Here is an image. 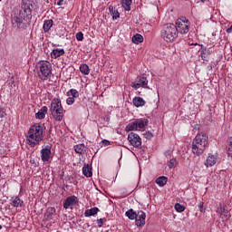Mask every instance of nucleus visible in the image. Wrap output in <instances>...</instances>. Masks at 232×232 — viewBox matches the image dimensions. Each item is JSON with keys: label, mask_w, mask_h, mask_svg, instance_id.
Segmentation results:
<instances>
[{"label": "nucleus", "mask_w": 232, "mask_h": 232, "mask_svg": "<svg viewBox=\"0 0 232 232\" xmlns=\"http://www.w3.org/2000/svg\"><path fill=\"white\" fill-rule=\"evenodd\" d=\"M44 139V125L36 123L30 127L26 135V144L31 148L41 144V141Z\"/></svg>", "instance_id": "f257e3e1"}, {"label": "nucleus", "mask_w": 232, "mask_h": 232, "mask_svg": "<svg viewBox=\"0 0 232 232\" xmlns=\"http://www.w3.org/2000/svg\"><path fill=\"white\" fill-rule=\"evenodd\" d=\"M12 20L11 23L13 26L17 28H23V22L26 19H32V9L23 8H14L12 12Z\"/></svg>", "instance_id": "f03ea898"}, {"label": "nucleus", "mask_w": 232, "mask_h": 232, "mask_svg": "<svg viewBox=\"0 0 232 232\" xmlns=\"http://www.w3.org/2000/svg\"><path fill=\"white\" fill-rule=\"evenodd\" d=\"M208 140L209 137L206 132L198 133L192 142V153L198 156L202 155L208 148Z\"/></svg>", "instance_id": "7ed1b4c3"}, {"label": "nucleus", "mask_w": 232, "mask_h": 232, "mask_svg": "<svg viewBox=\"0 0 232 232\" xmlns=\"http://www.w3.org/2000/svg\"><path fill=\"white\" fill-rule=\"evenodd\" d=\"M36 72L41 81H48L52 75V63L48 61H40L36 65Z\"/></svg>", "instance_id": "20e7f679"}, {"label": "nucleus", "mask_w": 232, "mask_h": 232, "mask_svg": "<svg viewBox=\"0 0 232 232\" xmlns=\"http://www.w3.org/2000/svg\"><path fill=\"white\" fill-rule=\"evenodd\" d=\"M161 37L166 41V43H173L175 39L179 37V33L177 32V27H175V24H165L161 30Z\"/></svg>", "instance_id": "39448f33"}, {"label": "nucleus", "mask_w": 232, "mask_h": 232, "mask_svg": "<svg viewBox=\"0 0 232 232\" xmlns=\"http://www.w3.org/2000/svg\"><path fill=\"white\" fill-rule=\"evenodd\" d=\"M50 111L54 121H63L64 117V109H63V105L61 104V100H59L58 98L53 99L51 102Z\"/></svg>", "instance_id": "423d86ee"}, {"label": "nucleus", "mask_w": 232, "mask_h": 232, "mask_svg": "<svg viewBox=\"0 0 232 232\" xmlns=\"http://www.w3.org/2000/svg\"><path fill=\"white\" fill-rule=\"evenodd\" d=\"M148 126L147 119H138L129 123L126 126V131H143L144 128Z\"/></svg>", "instance_id": "0eeeda50"}, {"label": "nucleus", "mask_w": 232, "mask_h": 232, "mask_svg": "<svg viewBox=\"0 0 232 232\" xmlns=\"http://www.w3.org/2000/svg\"><path fill=\"white\" fill-rule=\"evenodd\" d=\"M174 26L178 34H181V35H185L186 34H188V32H189V20L182 16L176 21Z\"/></svg>", "instance_id": "6e6552de"}, {"label": "nucleus", "mask_w": 232, "mask_h": 232, "mask_svg": "<svg viewBox=\"0 0 232 232\" xmlns=\"http://www.w3.org/2000/svg\"><path fill=\"white\" fill-rule=\"evenodd\" d=\"M128 140L133 148H140V146H142V139H140V136L135 132L129 133Z\"/></svg>", "instance_id": "1a4fd4ad"}, {"label": "nucleus", "mask_w": 232, "mask_h": 232, "mask_svg": "<svg viewBox=\"0 0 232 232\" xmlns=\"http://www.w3.org/2000/svg\"><path fill=\"white\" fill-rule=\"evenodd\" d=\"M134 220L137 227H144L146 226V212L138 210Z\"/></svg>", "instance_id": "9d476101"}, {"label": "nucleus", "mask_w": 232, "mask_h": 232, "mask_svg": "<svg viewBox=\"0 0 232 232\" xmlns=\"http://www.w3.org/2000/svg\"><path fill=\"white\" fill-rule=\"evenodd\" d=\"M131 88L134 90H139V88H150L148 87V78L138 77L136 82L130 83Z\"/></svg>", "instance_id": "9b49d317"}, {"label": "nucleus", "mask_w": 232, "mask_h": 232, "mask_svg": "<svg viewBox=\"0 0 232 232\" xmlns=\"http://www.w3.org/2000/svg\"><path fill=\"white\" fill-rule=\"evenodd\" d=\"M217 213L219 215L220 218L223 220H227L231 215L229 214V211L226 208V206L222 203H219Z\"/></svg>", "instance_id": "f8f14e48"}, {"label": "nucleus", "mask_w": 232, "mask_h": 232, "mask_svg": "<svg viewBox=\"0 0 232 232\" xmlns=\"http://www.w3.org/2000/svg\"><path fill=\"white\" fill-rule=\"evenodd\" d=\"M217 160H218L217 155L208 154L204 163V166H206V168H213V166L217 164Z\"/></svg>", "instance_id": "ddd939ff"}, {"label": "nucleus", "mask_w": 232, "mask_h": 232, "mask_svg": "<svg viewBox=\"0 0 232 232\" xmlns=\"http://www.w3.org/2000/svg\"><path fill=\"white\" fill-rule=\"evenodd\" d=\"M77 202H78L77 197L75 196L68 197L63 202V208L64 209H70V208H72V206H75Z\"/></svg>", "instance_id": "4468645a"}, {"label": "nucleus", "mask_w": 232, "mask_h": 232, "mask_svg": "<svg viewBox=\"0 0 232 232\" xmlns=\"http://www.w3.org/2000/svg\"><path fill=\"white\" fill-rule=\"evenodd\" d=\"M213 53V48L206 49L204 45H201L200 57L202 61H209V55Z\"/></svg>", "instance_id": "2eb2a0df"}, {"label": "nucleus", "mask_w": 232, "mask_h": 232, "mask_svg": "<svg viewBox=\"0 0 232 232\" xmlns=\"http://www.w3.org/2000/svg\"><path fill=\"white\" fill-rule=\"evenodd\" d=\"M42 153V160L43 162H48V160H50V157L52 155V150L48 148L43 149L41 150Z\"/></svg>", "instance_id": "dca6fc26"}, {"label": "nucleus", "mask_w": 232, "mask_h": 232, "mask_svg": "<svg viewBox=\"0 0 232 232\" xmlns=\"http://www.w3.org/2000/svg\"><path fill=\"white\" fill-rule=\"evenodd\" d=\"M53 217H55V208H48L44 214V220H53Z\"/></svg>", "instance_id": "f3484780"}, {"label": "nucleus", "mask_w": 232, "mask_h": 232, "mask_svg": "<svg viewBox=\"0 0 232 232\" xmlns=\"http://www.w3.org/2000/svg\"><path fill=\"white\" fill-rule=\"evenodd\" d=\"M46 113H48V107H42L38 112L35 114L36 119L42 120L46 117Z\"/></svg>", "instance_id": "a211bd4d"}, {"label": "nucleus", "mask_w": 232, "mask_h": 232, "mask_svg": "<svg viewBox=\"0 0 232 232\" xmlns=\"http://www.w3.org/2000/svg\"><path fill=\"white\" fill-rule=\"evenodd\" d=\"M132 103L136 106V108H140L146 105V101L140 97H134Z\"/></svg>", "instance_id": "6ab92c4d"}, {"label": "nucleus", "mask_w": 232, "mask_h": 232, "mask_svg": "<svg viewBox=\"0 0 232 232\" xmlns=\"http://www.w3.org/2000/svg\"><path fill=\"white\" fill-rule=\"evenodd\" d=\"M74 151L79 155H84V153H86V147L82 143L77 144L74 146Z\"/></svg>", "instance_id": "aec40b11"}, {"label": "nucleus", "mask_w": 232, "mask_h": 232, "mask_svg": "<svg viewBox=\"0 0 232 232\" xmlns=\"http://www.w3.org/2000/svg\"><path fill=\"white\" fill-rule=\"evenodd\" d=\"M61 55H64V49H53L51 53L52 59H57Z\"/></svg>", "instance_id": "412c9836"}, {"label": "nucleus", "mask_w": 232, "mask_h": 232, "mask_svg": "<svg viewBox=\"0 0 232 232\" xmlns=\"http://www.w3.org/2000/svg\"><path fill=\"white\" fill-rule=\"evenodd\" d=\"M109 12L111 14V15L112 16V19H119V17H121V14L119 13V10L115 9V7H113V5H110L109 6Z\"/></svg>", "instance_id": "4be33fe9"}, {"label": "nucleus", "mask_w": 232, "mask_h": 232, "mask_svg": "<svg viewBox=\"0 0 232 232\" xmlns=\"http://www.w3.org/2000/svg\"><path fill=\"white\" fill-rule=\"evenodd\" d=\"M168 183V178L166 176H160L156 179V184L160 186V188H164Z\"/></svg>", "instance_id": "5701e85b"}, {"label": "nucleus", "mask_w": 232, "mask_h": 232, "mask_svg": "<svg viewBox=\"0 0 232 232\" xmlns=\"http://www.w3.org/2000/svg\"><path fill=\"white\" fill-rule=\"evenodd\" d=\"M97 213H99V208L94 207L91 209L85 210L84 217H95V215H97Z\"/></svg>", "instance_id": "b1692460"}, {"label": "nucleus", "mask_w": 232, "mask_h": 232, "mask_svg": "<svg viewBox=\"0 0 232 232\" xmlns=\"http://www.w3.org/2000/svg\"><path fill=\"white\" fill-rule=\"evenodd\" d=\"M131 0H121V6L124 8L125 12L131 10Z\"/></svg>", "instance_id": "393cba45"}, {"label": "nucleus", "mask_w": 232, "mask_h": 232, "mask_svg": "<svg viewBox=\"0 0 232 232\" xmlns=\"http://www.w3.org/2000/svg\"><path fill=\"white\" fill-rule=\"evenodd\" d=\"M131 41L134 44H140V43H144V37L142 34H136L132 36Z\"/></svg>", "instance_id": "a878e982"}, {"label": "nucleus", "mask_w": 232, "mask_h": 232, "mask_svg": "<svg viewBox=\"0 0 232 232\" xmlns=\"http://www.w3.org/2000/svg\"><path fill=\"white\" fill-rule=\"evenodd\" d=\"M12 202L14 208H23V204H24V202L19 198V197L12 198Z\"/></svg>", "instance_id": "bb28decb"}, {"label": "nucleus", "mask_w": 232, "mask_h": 232, "mask_svg": "<svg viewBox=\"0 0 232 232\" xmlns=\"http://www.w3.org/2000/svg\"><path fill=\"white\" fill-rule=\"evenodd\" d=\"M82 173L84 177H87V178L92 177V175H93V173L92 172V167H90V165L83 166Z\"/></svg>", "instance_id": "cd10ccee"}, {"label": "nucleus", "mask_w": 232, "mask_h": 232, "mask_svg": "<svg viewBox=\"0 0 232 232\" xmlns=\"http://www.w3.org/2000/svg\"><path fill=\"white\" fill-rule=\"evenodd\" d=\"M80 72L83 75H90V66H88V64H86V63L81 64Z\"/></svg>", "instance_id": "c85d7f7f"}, {"label": "nucleus", "mask_w": 232, "mask_h": 232, "mask_svg": "<svg viewBox=\"0 0 232 232\" xmlns=\"http://www.w3.org/2000/svg\"><path fill=\"white\" fill-rule=\"evenodd\" d=\"M125 215L130 220H135V218L137 217V211L130 208L125 212Z\"/></svg>", "instance_id": "c756f323"}, {"label": "nucleus", "mask_w": 232, "mask_h": 232, "mask_svg": "<svg viewBox=\"0 0 232 232\" xmlns=\"http://www.w3.org/2000/svg\"><path fill=\"white\" fill-rule=\"evenodd\" d=\"M53 26V20H47L44 23V32H50V29Z\"/></svg>", "instance_id": "7c9ffc66"}, {"label": "nucleus", "mask_w": 232, "mask_h": 232, "mask_svg": "<svg viewBox=\"0 0 232 232\" xmlns=\"http://www.w3.org/2000/svg\"><path fill=\"white\" fill-rule=\"evenodd\" d=\"M21 8H28V10H32L34 0H22Z\"/></svg>", "instance_id": "2f4dec72"}, {"label": "nucleus", "mask_w": 232, "mask_h": 232, "mask_svg": "<svg viewBox=\"0 0 232 232\" xmlns=\"http://www.w3.org/2000/svg\"><path fill=\"white\" fill-rule=\"evenodd\" d=\"M67 95L70 97V95L72 97H73V99H77V97H79V92L75 89H71L68 92Z\"/></svg>", "instance_id": "473e14b6"}, {"label": "nucleus", "mask_w": 232, "mask_h": 232, "mask_svg": "<svg viewBox=\"0 0 232 232\" xmlns=\"http://www.w3.org/2000/svg\"><path fill=\"white\" fill-rule=\"evenodd\" d=\"M227 153L228 157L232 158V138H230L229 140H228V146H227Z\"/></svg>", "instance_id": "72a5a7b5"}, {"label": "nucleus", "mask_w": 232, "mask_h": 232, "mask_svg": "<svg viewBox=\"0 0 232 232\" xmlns=\"http://www.w3.org/2000/svg\"><path fill=\"white\" fill-rule=\"evenodd\" d=\"M175 209H176V211H178V213H182L186 209V208L184 206L180 205L179 203H176Z\"/></svg>", "instance_id": "f704fd0d"}, {"label": "nucleus", "mask_w": 232, "mask_h": 232, "mask_svg": "<svg viewBox=\"0 0 232 232\" xmlns=\"http://www.w3.org/2000/svg\"><path fill=\"white\" fill-rule=\"evenodd\" d=\"M169 168L171 169L173 168H177V160L171 159L169 162Z\"/></svg>", "instance_id": "c9c22d12"}, {"label": "nucleus", "mask_w": 232, "mask_h": 232, "mask_svg": "<svg viewBox=\"0 0 232 232\" xmlns=\"http://www.w3.org/2000/svg\"><path fill=\"white\" fill-rule=\"evenodd\" d=\"M73 102H75V98H73V97L67 98L66 103L68 104V106H72V104H73Z\"/></svg>", "instance_id": "e433bc0d"}, {"label": "nucleus", "mask_w": 232, "mask_h": 232, "mask_svg": "<svg viewBox=\"0 0 232 232\" xmlns=\"http://www.w3.org/2000/svg\"><path fill=\"white\" fill-rule=\"evenodd\" d=\"M76 39L78 41H82V39H84V34H82V32H79L76 34Z\"/></svg>", "instance_id": "4c0bfd02"}, {"label": "nucleus", "mask_w": 232, "mask_h": 232, "mask_svg": "<svg viewBox=\"0 0 232 232\" xmlns=\"http://www.w3.org/2000/svg\"><path fill=\"white\" fill-rule=\"evenodd\" d=\"M3 117H6V111L0 106V119H3Z\"/></svg>", "instance_id": "58836bf2"}, {"label": "nucleus", "mask_w": 232, "mask_h": 232, "mask_svg": "<svg viewBox=\"0 0 232 232\" xmlns=\"http://www.w3.org/2000/svg\"><path fill=\"white\" fill-rule=\"evenodd\" d=\"M98 227H102L104 225V222L102 221V218L97 219Z\"/></svg>", "instance_id": "ea45409f"}, {"label": "nucleus", "mask_w": 232, "mask_h": 232, "mask_svg": "<svg viewBox=\"0 0 232 232\" xmlns=\"http://www.w3.org/2000/svg\"><path fill=\"white\" fill-rule=\"evenodd\" d=\"M102 146H110V140H102Z\"/></svg>", "instance_id": "a19ab883"}, {"label": "nucleus", "mask_w": 232, "mask_h": 232, "mask_svg": "<svg viewBox=\"0 0 232 232\" xmlns=\"http://www.w3.org/2000/svg\"><path fill=\"white\" fill-rule=\"evenodd\" d=\"M63 4H64V0H59V1L57 2V5H58V6H63Z\"/></svg>", "instance_id": "79ce46f5"}, {"label": "nucleus", "mask_w": 232, "mask_h": 232, "mask_svg": "<svg viewBox=\"0 0 232 232\" xmlns=\"http://www.w3.org/2000/svg\"><path fill=\"white\" fill-rule=\"evenodd\" d=\"M227 34H232V24L231 26L227 29Z\"/></svg>", "instance_id": "37998d69"}, {"label": "nucleus", "mask_w": 232, "mask_h": 232, "mask_svg": "<svg viewBox=\"0 0 232 232\" xmlns=\"http://www.w3.org/2000/svg\"><path fill=\"white\" fill-rule=\"evenodd\" d=\"M199 1H201V3H206V0H199Z\"/></svg>", "instance_id": "c03bdc74"}, {"label": "nucleus", "mask_w": 232, "mask_h": 232, "mask_svg": "<svg viewBox=\"0 0 232 232\" xmlns=\"http://www.w3.org/2000/svg\"><path fill=\"white\" fill-rule=\"evenodd\" d=\"M0 229H3V226L0 225Z\"/></svg>", "instance_id": "a18cd8bd"}]
</instances>
